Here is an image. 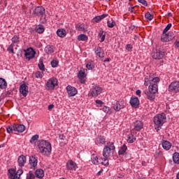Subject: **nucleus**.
Segmentation results:
<instances>
[{
	"instance_id": "60",
	"label": "nucleus",
	"mask_w": 179,
	"mask_h": 179,
	"mask_svg": "<svg viewBox=\"0 0 179 179\" xmlns=\"http://www.w3.org/2000/svg\"><path fill=\"white\" fill-rule=\"evenodd\" d=\"M80 83H86V80H85V78H79Z\"/></svg>"
},
{
	"instance_id": "30",
	"label": "nucleus",
	"mask_w": 179,
	"mask_h": 179,
	"mask_svg": "<svg viewBox=\"0 0 179 179\" xmlns=\"http://www.w3.org/2000/svg\"><path fill=\"white\" fill-rule=\"evenodd\" d=\"M45 29H44V26L39 24L38 26L36 27L35 28V31H36V33H38L39 34H43V33H44Z\"/></svg>"
},
{
	"instance_id": "4",
	"label": "nucleus",
	"mask_w": 179,
	"mask_h": 179,
	"mask_svg": "<svg viewBox=\"0 0 179 179\" xmlns=\"http://www.w3.org/2000/svg\"><path fill=\"white\" fill-rule=\"evenodd\" d=\"M8 134H13V132H24L26 131V127L24 124H14L11 126H8L6 128Z\"/></svg>"
},
{
	"instance_id": "29",
	"label": "nucleus",
	"mask_w": 179,
	"mask_h": 179,
	"mask_svg": "<svg viewBox=\"0 0 179 179\" xmlns=\"http://www.w3.org/2000/svg\"><path fill=\"white\" fill-rule=\"evenodd\" d=\"M8 87V83H6V80L0 78V89H6Z\"/></svg>"
},
{
	"instance_id": "14",
	"label": "nucleus",
	"mask_w": 179,
	"mask_h": 179,
	"mask_svg": "<svg viewBox=\"0 0 179 179\" xmlns=\"http://www.w3.org/2000/svg\"><path fill=\"white\" fill-rule=\"evenodd\" d=\"M122 108H125V102H124V101H116L113 103V110H115V111H120V110H122Z\"/></svg>"
},
{
	"instance_id": "52",
	"label": "nucleus",
	"mask_w": 179,
	"mask_h": 179,
	"mask_svg": "<svg viewBox=\"0 0 179 179\" xmlns=\"http://www.w3.org/2000/svg\"><path fill=\"white\" fill-rule=\"evenodd\" d=\"M13 47H15V44L11 43L7 49L8 51H10L12 54H15V52L13 51Z\"/></svg>"
},
{
	"instance_id": "61",
	"label": "nucleus",
	"mask_w": 179,
	"mask_h": 179,
	"mask_svg": "<svg viewBox=\"0 0 179 179\" xmlns=\"http://www.w3.org/2000/svg\"><path fill=\"white\" fill-rule=\"evenodd\" d=\"M134 7H129V11L131 12V13H134Z\"/></svg>"
},
{
	"instance_id": "36",
	"label": "nucleus",
	"mask_w": 179,
	"mask_h": 179,
	"mask_svg": "<svg viewBox=\"0 0 179 179\" xmlns=\"http://www.w3.org/2000/svg\"><path fill=\"white\" fill-rule=\"evenodd\" d=\"M87 36L85 34H80L78 36L77 40H78V41H87Z\"/></svg>"
},
{
	"instance_id": "22",
	"label": "nucleus",
	"mask_w": 179,
	"mask_h": 179,
	"mask_svg": "<svg viewBox=\"0 0 179 179\" xmlns=\"http://www.w3.org/2000/svg\"><path fill=\"white\" fill-rule=\"evenodd\" d=\"M162 145L164 150H170V149H171V143L169 141L163 140L162 141Z\"/></svg>"
},
{
	"instance_id": "48",
	"label": "nucleus",
	"mask_w": 179,
	"mask_h": 179,
	"mask_svg": "<svg viewBox=\"0 0 179 179\" xmlns=\"http://www.w3.org/2000/svg\"><path fill=\"white\" fill-rule=\"evenodd\" d=\"M173 26V24H171V23H169L166 25V27L164 28V29L163 30L162 33H167L169 31V30L170 29H171V27Z\"/></svg>"
},
{
	"instance_id": "43",
	"label": "nucleus",
	"mask_w": 179,
	"mask_h": 179,
	"mask_svg": "<svg viewBox=\"0 0 179 179\" xmlns=\"http://www.w3.org/2000/svg\"><path fill=\"white\" fill-rule=\"evenodd\" d=\"M86 68L89 70L93 69V68H94V63H93V62H89L86 64Z\"/></svg>"
},
{
	"instance_id": "51",
	"label": "nucleus",
	"mask_w": 179,
	"mask_h": 179,
	"mask_svg": "<svg viewBox=\"0 0 179 179\" xmlns=\"http://www.w3.org/2000/svg\"><path fill=\"white\" fill-rule=\"evenodd\" d=\"M12 43H19V37L17 36V35H15L12 39Z\"/></svg>"
},
{
	"instance_id": "9",
	"label": "nucleus",
	"mask_w": 179,
	"mask_h": 179,
	"mask_svg": "<svg viewBox=\"0 0 179 179\" xmlns=\"http://www.w3.org/2000/svg\"><path fill=\"white\" fill-rule=\"evenodd\" d=\"M25 54L24 56L28 59V61H30V59H33L36 55V51L31 48H27V50H24Z\"/></svg>"
},
{
	"instance_id": "37",
	"label": "nucleus",
	"mask_w": 179,
	"mask_h": 179,
	"mask_svg": "<svg viewBox=\"0 0 179 179\" xmlns=\"http://www.w3.org/2000/svg\"><path fill=\"white\" fill-rule=\"evenodd\" d=\"M173 160L176 164H179V153L175 152L173 155Z\"/></svg>"
},
{
	"instance_id": "25",
	"label": "nucleus",
	"mask_w": 179,
	"mask_h": 179,
	"mask_svg": "<svg viewBox=\"0 0 179 179\" xmlns=\"http://www.w3.org/2000/svg\"><path fill=\"white\" fill-rule=\"evenodd\" d=\"M54 51H55L54 45H48L45 48V52H46V54H52Z\"/></svg>"
},
{
	"instance_id": "49",
	"label": "nucleus",
	"mask_w": 179,
	"mask_h": 179,
	"mask_svg": "<svg viewBox=\"0 0 179 179\" xmlns=\"http://www.w3.org/2000/svg\"><path fill=\"white\" fill-rule=\"evenodd\" d=\"M36 178V176H34V174L31 172H29L28 173H27V178L26 179H34Z\"/></svg>"
},
{
	"instance_id": "46",
	"label": "nucleus",
	"mask_w": 179,
	"mask_h": 179,
	"mask_svg": "<svg viewBox=\"0 0 179 179\" xmlns=\"http://www.w3.org/2000/svg\"><path fill=\"white\" fill-rule=\"evenodd\" d=\"M145 19H148V20H152L153 19V15L150 14V13L148 12L145 15Z\"/></svg>"
},
{
	"instance_id": "20",
	"label": "nucleus",
	"mask_w": 179,
	"mask_h": 179,
	"mask_svg": "<svg viewBox=\"0 0 179 179\" xmlns=\"http://www.w3.org/2000/svg\"><path fill=\"white\" fill-rule=\"evenodd\" d=\"M27 161L26 156L22 155L18 157L17 163L20 167H24V164H26V162Z\"/></svg>"
},
{
	"instance_id": "53",
	"label": "nucleus",
	"mask_w": 179,
	"mask_h": 179,
	"mask_svg": "<svg viewBox=\"0 0 179 179\" xmlns=\"http://www.w3.org/2000/svg\"><path fill=\"white\" fill-rule=\"evenodd\" d=\"M52 68H57L58 66V61L52 60L51 62Z\"/></svg>"
},
{
	"instance_id": "24",
	"label": "nucleus",
	"mask_w": 179,
	"mask_h": 179,
	"mask_svg": "<svg viewBox=\"0 0 179 179\" xmlns=\"http://www.w3.org/2000/svg\"><path fill=\"white\" fill-rule=\"evenodd\" d=\"M161 41H162V43H169V41H171V39H170L168 34L162 33L161 36Z\"/></svg>"
},
{
	"instance_id": "27",
	"label": "nucleus",
	"mask_w": 179,
	"mask_h": 179,
	"mask_svg": "<svg viewBox=\"0 0 179 179\" xmlns=\"http://www.w3.org/2000/svg\"><path fill=\"white\" fill-rule=\"evenodd\" d=\"M91 160L92 162L93 163V164H100L101 162V158L99 159V157H97V155H92L91 156Z\"/></svg>"
},
{
	"instance_id": "10",
	"label": "nucleus",
	"mask_w": 179,
	"mask_h": 179,
	"mask_svg": "<svg viewBox=\"0 0 179 179\" xmlns=\"http://www.w3.org/2000/svg\"><path fill=\"white\" fill-rule=\"evenodd\" d=\"M165 55V52L163 50L156 49L152 53V57L154 59H162Z\"/></svg>"
},
{
	"instance_id": "34",
	"label": "nucleus",
	"mask_w": 179,
	"mask_h": 179,
	"mask_svg": "<svg viewBox=\"0 0 179 179\" xmlns=\"http://www.w3.org/2000/svg\"><path fill=\"white\" fill-rule=\"evenodd\" d=\"M128 149V148L127 147V145L124 144L122 147H120V150H119V155H125V152H127V150Z\"/></svg>"
},
{
	"instance_id": "5",
	"label": "nucleus",
	"mask_w": 179,
	"mask_h": 179,
	"mask_svg": "<svg viewBox=\"0 0 179 179\" xmlns=\"http://www.w3.org/2000/svg\"><path fill=\"white\" fill-rule=\"evenodd\" d=\"M22 174H23V169H18L17 171L15 169L8 170V178L10 179H20Z\"/></svg>"
},
{
	"instance_id": "18",
	"label": "nucleus",
	"mask_w": 179,
	"mask_h": 179,
	"mask_svg": "<svg viewBox=\"0 0 179 179\" xmlns=\"http://www.w3.org/2000/svg\"><path fill=\"white\" fill-rule=\"evenodd\" d=\"M134 131H141V129H143V122L141 120H136L134 122Z\"/></svg>"
},
{
	"instance_id": "13",
	"label": "nucleus",
	"mask_w": 179,
	"mask_h": 179,
	"mask_svg": "<svg viewBox=\"0 0 179 179\" xmlns=\"http://www.w3.org/2000/svg\"><path fill=\"white\" fill-rule=\"evenodd\" d=\"M66 90L69 97H73V96H76V94H78V90L71 85H68L66 87Z\"/></svg>"
},
{
	"instance_id": "15",
	"label": "nucleus",
	"mask_w": 179,
	"mask_h": 179,
	"mask_svg": "<svg viewBox=\"0 0 179 179\" xmlns=\"http://www.w3.org/2000/svg\"><path fill=\"white\" fill-rule=\"evenodd\" d=\"M66 169L67 170H73L74 171H76L78 164H76V162L72 160H69L66 163Z\"/></svg>"
},
{
	"instance_id": "6",
	"label": "nucleus",
	"mask_w": 179,
	"mask_h": 179,
	"mask_svg": "<svg viewBox=\"0 0 179 179\" xmlns=\"http://www.w3.org/2000/svg\"><path fill=\"white\" fill-rule=\"evenodd\" d=\"M47 90H54L55 86H58V80L56 78L49 79L45 83Z\"/></svg>"
},
{
	"instance_id": "11",
	"label": "nucleus",
	"mask_w": 179,
	"mask_h": 179,
	"mask_svg": "<svg viewBox=\"0 0 179 179\" xmlns=\"http://www.w3.org/2000/svg\"><path fill=\"white\" fill-rule=\"evenodd\" d=\"M33 14L35 15V16L43 17L45 14V9L43 6H38L34 9Z\"/></svg>"
},
{
	"instance_id": "59",
	"label": "nucleus",
	"mask_w": 179,
	"mask_h": 179,
	"mask_svg": "<svg viewBox=\"0 0 179 179\" xmlns=\"http://www.w3.org/2000/svg\"><path fill=\"white\" fill-rule=\"evenodd\" d=\"M142 93V91H141V90H138L136 92V94L137 96H138V97H141V94Z\"/></svg>"
},
{
	"instance_id": "35",
	"label": "nucleus",
	"mask_w": 179,
	"mask_h": 179,
	"mask_svg": "<svg viewBox=\"0 0 179 179\" xmlns=\"http://www.w3.org/2000/svg\"><path fill=\"white\" fill-rule=\"evenodd\" d=\"M105 148H108V149H110V150H115V145H114V143L111 141L108 142Z\"/></svg>"
},
{
	"instance_id": "56",
	"label": "nucleus",
	"mask_w": 179,
	"mask_h": 179,
	"mask_svg": "<svg viewBox=\"0 0 179 179\" xmlns=\"http://www.w3.org/2000/svg\"><path fill=\"white\" fill-rule=\"evenodd\" d=\"M94 22H96V23H99V22L101 21V18L100 16H96L93 19Z\"/></svg>"
},
{
	"instance_id": "45",
	"label": "nucleus",
	"mask_w": 179,
	"mask_h": 179,
	"mask_svg": "<svg viewBox=\"0 0 179 179\" xmlns=\"http://www.w3.org/2000/svg\"><path fill=\"white\" fill-rule=\"evenodd\" d=\"M108 27L113 28L114 26H115V21L111 20H108Z\"/></svg>"
},
{
	"instance_id": "44",
	"label": "nucleus",
	"mask_w": 179,
	"mask_h": 179,
	"mask_svg": "<svg viewBox=\"0 0 179 179\" xmlns=\"http://www.w3.org/2000/svg\"><path fill=\"white\" fill-rule=\"evenodd\" d=\"M78 78H86V73L85 72V70H80L78 73Z\"/></svg>"
},
{
	"instance_id": "62",
	"label": "nucleus",
	"mask_w": 179,
	"mask_h": 179,
	"mask_svg": "<svg viewBox=\"0 0 179 179\" xmlns=\"http://www.w3.org/2000/svg\"><path fill=\"white\" fill-rule=\"evenodd\" d=\"M96 104H99V105H101V104H103V102L101 101V100H96Z\"/></svg>"
},
{
	"instance_id": "7",
	"label": "nucleus",
	"mask_w": 179,
	"mask_h": 179,
	"mask_svg": "<svg viewBox=\"0 0 179 179\" xmlns=\"http://www.w3.org/2000/svg\"><path fill=\"white\" fill-rule=\"evenodd\" d=\"M29 163L30 169L32 170H36L37 169V164L38 163V158L36 155H32L29 157Z\"/></svg>"
},
{
	"instance_id": "31",
	"label": "nucleus",
	"mask_w": 179,
	"mask_h": 179,
	"mask_svg": "<svg viewBox=\"0 0 179 179\" xmlns=\"http://www.w3.org/2000/svg\"><path fill=\"white\" fill-rule=\"evenodd\" d=\"M98 38H100V43H103V41L106 40V32H104L103 30L99 31Z\"/></svg>"
},
{
	"instance_id": "64",
	"label": "nucleus",
	"mask_w": 179,
	"mask_h": 179,
	"mask_svg": "<svg viewBox=\"0 0 179 179\" xmlns=\"http://www.w3.org/2000/svg\"><path fill=\"white\" fill-rule=\"evenodd\" d=\"M110 58H106L105 60H103V62H110Z\"/></svg>"
},
{
	"instance_id": "39",
	"label": "nucleus",
	"mask_w": 179,
	"mask_h": 179,
	"mask_svg": "<svg viewBox=\"0 0 179 179\" xmlns=\"http://www.w3.org/2000/svg\"><path fill=\"white\" fill-rule=\"evenodd\" d=\"M38 138L39 136L38 135H34L31 137V140H30V143H31L32 145L36 144V143L37 142V141H38Z\"/></svg>"
},
{
	"instance_id": "57",
	"label": "nucleus",
	"mask_w": 179,
	"mask_h": 179,
	"mask_svg": "<svg viewBox=\"0 0 179 179\" xmlns=\"http://www.w3.org/2000/svg\"><path fill=\"white\" fill-rule=\"evenodd\" d=\"M126 50H127V51H131L132 50V45H131V44L127 45Z\"/></svg>"
},
{
	"instance_id": "8",
	"label": "nucleus",
	"mask_w": 179,
	"mask_h": 179,
	"mask_svg": "<svg viewBox=\"0 0 179 179\" xmlns=\"http://www.w3.org/2000/svg\"><path fill=\"white\" fill-rule=\"evenodd\" d=\"M101 87L99 85H94L90 90V94L92 97H97L99 94H101Z\"/></svg>"
},
{
	"instance_id": "3",
	"label": "nucleus",
	"mask_w": 179,
	"mask_h": 179,
	"mask_svg": "<svg viewBox=\"0 0 179 179\" xmlns=\"http://www.w3.org/2000/svg\"><path fill=\"white\" fill-rule=\"evenodd\" d=\"M154 127L155 129H156L157 132H159L160 129H162V127L166 122V114L161 113L155 115L153 118Z\"/></svg>"
},
{
	"instance_id": "63",
	"label": "nucleus",
	"mask_w": 179,
	"mask_h": 179,
	"mask_svg": "<svg viewBox=\"0 0 179 179\" xmlns=\"http://www.w3.org/2000/svg\"><path fill=\"white\" fill-rule=\"evenodd\" d=\"M52 108H54V105L53 104H50L48 106V110H52Z\"/></svg>"
},
{
	"instance_id": "58",
	"label": "nucleus",
	"mask_w": 179,
	"mask_h": 179,
	"mask_svg": "<svg viewBox=\"0 0 179 179\" xmlns=\"http://www.w3.org/2000/svg\"><path fill=\"white\" fill-rule=\"evenodd\" d=\"M107 16H108V15L103 14L101 15H99V17L101 18V20H103V19H104L105 17H107Z\"/></svg>"
},
{
	"instance_id": "54",
	"label": "nucleus",
	"mask_w": 179,
	"mask_h": 179,
	"mask_svg": "<svg viewBox=\"0 0 179 179\" xmlns=\"http://www.w3.org/2000/svg\"><path fill=\"white\" fill-rule=\"evenodd\" d=\"M156 77H155L154 78H145V82H148L150 83V86L152 84V82H153V80Z\"/></svg>"
},
{
	"instance_id": "42",
	"label": "nucleus",
	"mask_w": 179,
	"mask_h": 179,
	"mask_svg": "<svg viewBox=\"0 0 179 179\" xmlns=\"http://www.w3.org/2000/svg\"><path fill=\"white\" fill-rule=\"evenodd\" d=\"M102 111H103V113H106V114H111L112 113L111 108L106 106L102 108Z\"/></svg>"
},
{
	"instance_id": "19",
	"label": "nucleus",
	"mask_w": 179,
	"mask_h": 179,
	"mask_svg": "<svg viewBox=\"0 0 179 179\" xmlns=\"http://www.w3.org/2000/svg\"><path fill=\"white\" fill-rule=\"evenodd\" d=\"M106 138H104V136H100L95 139L96 145H98L99 146H103V145H106Z\"/></svg>"
},
{
	"instance_id": "2",
	"label": "nucleus",
	"mask_w": 179,
	"mask_h": 179,
	"mask_svg": "<svg viewBox=\"0 0 179 179\" xmlns=\"http://www.w3.org/2000/svg\"><path fill=\"white\" fill-rule=\"evenodd\" d=\"M38 148L43 156H50L51 155L52 148L51 147V143L48 141L40 140L38 142Z\"/></svg>"
},
{
	"instance_id": "40",
	"label": "nucleus",
	"mask_w": 179,
	"mask_h": 179,
	"mask_svg": "<svg viewBox=\"0 0 179 179\" xmlns=\"http://www.w3.org/2000/svg\"><path fill=\"white\" fill-rule=\"evenodd\" d=\"M100 164L103 166H108V157L101 158Z\"/></svg>"
},
{
	"instance_id": "50",
	"label": "nucleus",
	"mask_w": 179,
	"mask_h": 179,
	"mask_svg": "<svg viewBox=\"0 0 179 179\" xmlns=\"http://www.w3.org/2000/svg\"><path fill=\"white\" fill-rule=\"evenodd\" d=\"M176 41L174 43L175 48H179V36H176Z\"/></svg>"
},
{
	"instance_id": "23",
	"label": "nucleus",
	"mask_w": 179,
	"mask_h": 179,
	"mask_svg": "<svg viewBox=\"0 0 179 179\" xmlns=\"http://www.w3.org/2000/svg\"><path fill=\"white\" fill-rule=\"evenodd\" d=\"M111 150L108 147H104L103 150V157H110L111 156Z\"/></svg>"
},
{
	"instance_id": "55",
	"label": "nucleus",
	"mask_w": 179,
	"mask_h": 179,
	"mask_svg": "<svg viewBox=\"0 0 179 179\" xmlns=\"http://www.w3.org/2000/svg\"><path fill=\"white\" fill-rule=\"evenodd\" d=\"M140 3H142L144 6H148V1L146 0H138Z\"/></svg>"
},
{
	"instance_id": "32",
	"label": "nucleus",
	"mask_w": 179,
	"mask_h": 179,
	"mask_svg": "<svg viewBox=\"0 0 179 179\" xmlns=\"http://www.w3.org/2000/svg\"><path fill=\"white\" fill-rule=\"evenodd\" d=\"M37 178H43L44 177V171L43 169H37L35 172Z\"/></svg>"
},
{
	"instance_id": "38",
	"label": "nucleus",
	"mask_w": 179,
	"mask_h": 179,
	"mask_svg": "<svg viewBox=\"0 0 179 179\" xmlns=\"http://www.w3.org/2000/svg\"><path fill=\"white\" fill-rule=\"evenodd\" d=\"M38 66L40 71H42L43 72H44V71H45V66H44V63H43V59H41L39 60Z\"/></svg>"
},
{
	"instance_id": "33",
	"label": "nucleus",
	"mask_w": 179,
	"mask_h": 179,
	"mask_svg": "<svg viewBox=\"0 0 179 179\" xmlns=\"http://www.w3.org/2000/svg\"><path fill=\"white\" fill-rule=\"evenodd\" d=\"M136 141V137L132 134H130L127 136V142L128 143H134Z\"/></svg>"
},
{
	"instance_id": "16",
	"label": "nucleus",
	"mask_w": 179,
	"mask_h": 179,
	"mask_svg": "<svg viewBox=\"0 0 179 179\" xmlns=\"http://www.w3.org/2000/svg\"><path fill=\"white\" fill-rule=\"evenodd\" d=\"M130 104L134 108H138L139 107V99L136 96H132L130 99Z\"/></svg>"
},
{
	"instance_id": "47",
	"label": "nucleus",
	"mask_w": 179,
	"mask_h": 179,
	"mask_svg": "<svg viewBox=\"0 0 179 179\" xmlns=\"http://www.w3.org/2000/svg\"><path fill=\"white\" fill-rule=\"evenodd\" d=\"M168 36L169 37V40H173V38L176 40V38H177V36L174 35V33L169 31L168 34Z\"/></svg>"
},
{
	"instance_id": "28",
	"label": "nucleus",
	"mask_w": 179,
	"mask_h": 179,
	"mask_svg": "<svg viewBox=\"0 0 179 179\" xmlns=\"http://www.w3.org/2000/svg\"><path fill=\"white\" fill-rule=\"evenodd\" d=\"M76 29L78 31H87L86 27H85V24H77L76 25Z\"/></svg>"
},
{
	"instance_id": "17",
	"label": "nucleus",
	"mask_w": 179,
	"mask_h": 179,
	"mask_svg": "<svg viewBox=\"0 0 179 179\" xmlns=\"http://www.w3.org/2000/svg\"><path fill=\"white\" fill-rule=\"evenodd\" d=\"M20 92L24 97H26L29 93V87L26 84H22L20 87Z\"/></svg>"
},
{
	"instance_id": "41",
	"label": "nucleus",
	"mask_w": 179,
	"mask_h": 179,
	"mask_svg": "<svg viewBox=\"0 0 179 179\" xmlns=\"http://www.w3.org/2000/svg\"><path fill=\"white\" fill-rule=\"evenodd\" d=\"M35 76L37 79H41V78H43V76H44V72L36 71L35 73Z\"/></svg>"
},
{
	"instance_id": "12",
	"label": "nucleus",
	"mask_w": 179,
	"mask_h": 179,
	"mask_svg": "<svg viewBox=\"0 0 179 179\" xmlns=\"http://www.w3.org/2000/svg\"><path fill=\"white\" fill-rule=\"evenodd\" d=\"M169 92H172L173 93H178L179 92V82L175 81L170 84L169 86Z\"/></svg>"
},
{
	"instance_id": "26",
	"label": "nucleus",
	"mask_w": 179,
	"mask_h": 179,
	"mask_svg": "<svg viewBox=\"0 0 179 179\" xmlns=\"http://www.w3.org/2000/svg\"><path fill=\"white\" fill-rule=\"evenodd\" d=\"M57 34L59 37L64 38L66 36V31L64 29H59L57 31Z\"/></svg>"
},
{
	"instance_id": "21",
	"label": "nucleus",
	"mask_w": 179,
	"mask_h": 179,
	"mask_svg": "<svg viewBox=\"0 0 179 179\" xmlns=\"http://www.w3.org/2000/svg\"><path fill=\"white\" fill-rule=\"evenodd\" d=\"M94 51H95L96 55L99 57V58H104V55H105L104 50H103L100 47L95 48Z\"/></svg>"
},
{
	"instance_id": "1",
	"label": "nucleus",
	"mask_w": 179,
	"mask_h": 179,
	"mask_svg": "<svg viewBox=\"0 0 179 179\" xmlns=\"http://www.w3.org/2000/svg\"><path fill=\"white\" fill-rule=\"evenodd\" d=\"M159 82H160V78L155 77L151 83V85L149 86V91L144 92L148 100H150V101H153L156 97L155 94L159 90V86L157 85Z\"/></svg>"
}]
</instances>
